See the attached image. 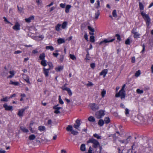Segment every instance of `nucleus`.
<instances>
[{
  "mask_svg": "<svg viewBox=\"0 0 153 153\" xmlns=\"http://www.w3.org/2000/svg\"><path fill=\"white\" fill-rule=\"evenodd\" d=\"M76 125L75 124L73 126L71 125H68L66 128V130L68 131H70L71 134L74 135L76 134Z\"/></svg>",
  "mask_w": 153,
  "mask_h": 153,
  "instance_id": "nucleus-1",
  "label": "nucleus"
},
{
  "mask_svg": "<svg viewBox=\"0 0 153 153\" xmlns=\"http://www.w3.org/2000/svg\"><path fill=\"white\" fill-rule=\"evenodd\" d=\"M141 14L145 20L147 27L149 28V25L151 23V19L149 16L144 13L143 11H141Z\"/></svg>",
  "mask_w": 153,
  "mask_h": 153,
  "instance_id": "nucleus-2",
  "label": "nucleus"
},
{
  "mask_svg": "<svg viewBox=\"0 0 153 153\" xmlns=\"http://www.w3.org/2000/svg\"><path fill=\"white\" fill-rule=\"evenodd\" d=\"M90 143L93 144L94 145L93 146L95 148H96L98 146H100V144L98 142L93 138L90 139L87 141L88 143Z\"/></svg>",
  "mask_w": 153,
  "mask_h": 153,
  "instance_id": "nucleus-3",
  "label": "nucleus"
},
{
  "mask_svg": "<svg viewBox=\"0 0 153 153\" xmlns=\"http://www.w3.org/2000/svg\"><path fill=\"white\" fill-rule=\"evenodd\" d=\"M104 111L100 110L95 113V117L97 119H100L105 115Z\"/></svg>",
  "mask_w": 153,
  "mask_h": 153,
  "instance_id": "nucleus-4",
  "label": "nucleus"
},
{
  "mask_svg": "<svg viewBox=\"0 0 153 153\" xmlns=\"http://www.w3.org/2000/svg\"><path fill=\"white\" fill-rule=\"evenodd\" d=\"M126 95L125 91L120 90L119 92L116 94L115 97H120L121 99H124Z\"/></svg>",
  "mask_w": 153,
  "mask_h": 153,
  "instance_id": "nucleus-5",
  "label": "nucleus"
},
{
  "mask_svg": "<svg viewBox=\"0 0 153 153\" xmlns=\"http://www.w3.org/2000/svg\"><path fill=\"white\" fill-rule=\"evenodd\" d=\"M89 106L93 111H96L99 108L98 106L95 103L90 104Z\"/></svg>",
  "mask_w": 153,
  "mask_h": 153,
  "instance_id": "nucleus-6",
  "label": "nucleus"
},
{
  "mask_svg": "<svg viewBox=\"0 0 153 153\" xmlns=\"http://www.w3.org/2000/svg\"><path fill=\"white\" fill-rule=\"evenodd\" d=\"M114 39L109 40L108 39H105L102 41H101L99 45H101L102 44H105L107 43L112 42L114 40Z\"/></svg>",
  "mask_w": 153,
  "mask_h": 153,
  "instance_id": "nucleus-7",
  "label": "nucleus"
},
{
  "mask_svg": "<svg viewBox=\"0 0 153 153\" xmlns=\"http://www.w3.org/2000/svg\"><path fill=\"white\" fill-rule=\"evenodd\" d=\"M132 33L134 35V38L137 39L139 38L140 34L138 32L136 31L135 30H133L132 31Z\"/></svg>",
  "mask_w": 153,
  "mask_h": 153,
  "instance_id": "nucleus-8",
  "label": "nucleus"
},
{
  "mask_svg": "<svg viewBox=\"0 0 153 153\" xmlns=\"http://www.w3.org/2000/svg\"><path fill=\"white\" fill-rule=\"evenodd\" d=\"M20 25L18 22H16L15 25L13 27V28L16 31L19 30H20Z\"/></svg>",
  "mask_w": 153,
  "mask_h": 153,
  "instance_id": "nucleus-9",
  "label": "nucleus"
},
{
  "mask_svg": "<svg viewBox=\"0 0 153 153\" xmlns=\"http://www.w3.org/2000/svg\"><path fill=\"white\" fill-rule=\"evenodd\" d=\"M28 108V106L27 107H25L24 108H22L21 109H19V112L18 114V115L19 117H22L23 116V114L24 111Z\"/></svg>",
  "mask_w": 153,
  "mask_h": 153,
  "instance_id": "nucleus-10",
  "label": "nucleus"
},
{
  "mask_svg": "<svg viewBox=\"0 0 153 153\" xmlns=\"http://www.w3.org/2000/svg\"><path fill=\"white\" fill-rule=\"evenodd\" d=\"M3 106L5 108V110L7 111L11 110L13 108V106H8L6 103L4 104Z\"/></svg>",
  "mask_w": 153,
  "mask_h": 153,
  "instance_id": "nucleus-11",
  "label": "nucleus"
},
{
  "mask_svg": "<svg viewBox=\"0 0 153 153\" xmlns=\"http://www.w3.org/2000/svg\"><path fill=\"white\" fill-rule=\"evenodd\" d=\"M34 16H32L28 18H26L25 19V22L27 23H30L31 22V20H33L34 19Z\"/></svg>",
  "mask_w": 153,
  "mask_h": 153,
  "instance_id": "nucleus-12",
  "label": "nucleus"
},
{
  "mask_svg": "<svg viewBox=\"0 0 153 153\" xmlns=\"http://www.w3.org/2000/svg\"><path fill=\"white\" fill-rule=\"evenodd\" d=\"M22 75L23 76V78L25 80V81L28 83L30 84V83L29 80V77L26 76L24 74H22Z\"/></svg>",
  "mask_w": 153,
  "mask_h": 153,
  "instance_id": "nucleus-13",
  "label": "nucleus"
},
{
  "mask_svg": "<svg viewBox=\"0 0 153 153\" xmlns=\"http://www.w3.org/2000/svg\"><path fill=\"white\" fill-rule=\"evenodd\" d=\"M43 73L46 76H48L49 71L50 69V68L48 69H46L45 68H43Z\"/></svg>",
  "mask_w": 153,
  "mask_h": 153,
  "instance_id": "nucleus-14",
  "label": "nucleus"
},
{
  "mask_svg": "<svg viewBox=\"0 0 153 153\" xmlns=\"http://www.w3.org/2000/svg\"><path fill=\"white\" fill-rule=\"evenodd\" d=\"M108 72L107 69H104L100 73V75H103L104 77H105Z\"/></svg>",
  "mask_w": 153,
  "mask_h": 153,
  "instance_id": "nucleus-15",
  "label": "nucleus"
},
{
  "mask_svg": "<svg viewBox=\"0 0 153 153\" xmlns=\"http://www.w3.org/2000/svg\"><path fill=\"white\" fill-rule=\"evenodd\" d=\"M138 119V120L137 121V122L139 123H143L145 121L144 119L142 117H140Z\"/></svg>",
  "mask_w": 153,
  "mask_h": 153,
  "instance_id": "nucleus-16",
  "label": "nucleus"
},
{
  "mask_svg": "<svg viewBox=\"0 0 153 153\" xmlns=\"http://www.w3.org/2000/svg\"><path fill=\"white\" fill-rule=\"evenodd\" d=\"M63 68V66H59L55 68V70L56 71H60L62 70Z\"/></svg>",
  "mask_w": 153,
  "mask_h": 153,
  "instance_id": "nucleus-17",
  "label": "nucleus"
},
{
  "mask_svg": "<svg viewBox=\"0 0 153 153\" xmlns=\"http://www.w3.org/2000/svg\"><path fill=\"white\" fill-rule=\"evenodd\" d=\"M139 8L140 10V12H141V11H143V10L144 9V5L141 2H139Z\"/></svg>",
  "mask_w": 153,
  "mask_h": 153,
  "instance_id": "nucleus-18",
  "label": "nucleus"
},
{
  "mask_svg": "<svg viewBox=\"0 0 153 153\" xmlns=\"http://www.w3.org/2000/svg\"><path fill=\"white\" fill-rule=\"evenodd\" d=\"M68 24L67 22H64L62 23L61 26V27L63 29H65L66 27Z\"/></svg>",
  "mask_w": 153,
  "mask_h": 153,
  "instance_id": "nucleus-19",
  "label": "nucleus"
},
{
  "mask_svg": "<svg viewBox=\"0 0 153 153\" xmlns=\"http://www.w3.org/2000/svg\"><path fill=\"white\" fill-rule=\"evenodd\" d=\"M88 120L90 122H94L95 121V118L92 116H90L88 118Z\"/></svg>",
  "mask_w": 153,
  "mask_h": 153,
  "instance_id": "nucleus-20",
  "label": "nucleus"
},
{
  "mask_svg": "<svg viewBox=\"0 0 153 153\" xmlns=\"http://www.w3.org/2000/svg\"><path fill=\"white\" fill-rule=\"evenodd\" d=\"M98 123L99 126H103L104 123V121H103L102 120V119L100 120H99Z\"/></svg>",
  "mask_w": 153,
  "mask_h": 153,
  "instance_id": "nucleus-21",
  "label": "nucleus"
},
{
  "mask_svg": "<svg viewBox=\"0 0 153 153\" xmlns=\"http://www.w3.org/2000/svg\"><path fill=\"white\" fill-rule=\"evenodd\" d=\"M57 42L59 44H60L64 43L65 42V41L63 39L59 38L58 39Z\"/></svg>",
  "mask_w": 153,
  "mask_h": 153,
  "instance_id": "nucleus-22",
  "label": "nucleus"
},
{
  "mask_svg": "<svg viewBox=\"0 0 153 153\" xmlns=\"http://www.w3.org/2000/svg\"><path fill=\"white\" fill-rule=\"evenodd\" d=\"M129 110L127 108H126L125 109V114L126 116L128 117L129 114Z\"/></svg>",
  "mask_w": 153,
  "mask_h": 153,
  "instance_id": "nucleus-23",
  "label": "nucleus"
},
{
  "mask_svg": "<svg viewBox=\"0 0 153 153\" xmlns=\"http://www.w3.org/2000/svg\"><path fill=\"white\" fill-rule=\"evenodd\" d=\"M20 129L24 132L27 133L29 131L27 129L23 127H21Z\"/></svg>",
  "mask_w": 153,
  "mask_h": 153,
  "instance_id": "nucleus-24",
  "label": "nucleus"
},
{
  "mask_svg": "<svg viewBox=\"0 0 153 153\" xmlns=\"http://www.w3.org/2000/svg\"><path fill=\"white\" fill-rule=\"evenodd\" d=\"M106 94V90L105 89H103L101 92V95L102 98H103L105 96Z\"/></svg>",
  "mask_w": 153,
  "mask_h": 153,
  "instance_id": "nucleus-25",
  "label": "nucleus"
},
{
  "mask_svg": "<svg viewBox=\"0 0 153 153\" xmlns=\"http://www.w3.org/2000/svg\"><path fill=\"white\" fill-rule=\"evenodd\" d=\"M45 57V54L44 53H42L39 56V58L40 59L44 60V59Z\"/></svg>",
  "mask_w": 153,
  "mask_h": 153,
  "instance_id": "nucleus-26",
  "label": "nucleus"
},
{
  "mask_svg": "<svg viewBox=\"0 0 153 153\" xmlns=\"http://www.w3.org/2000/svg\"><path fill=\"white\" fill-rule=\"evenodd\" d=\"M80 150L82 151H84L85 150V144H83L81 145Z\"/></svg>",
  "mask_w": 153,
  "mask_h": 153,
  "instance_id": "nucleus-27",
  "label": "nucleus"
},
{
  "mask_svg": "<svg viewBox=\"0 0 153 153\" xmlns=\"http://www.w3.org/2000/svg\"><path fill=\"white\" fill-rule=\"evenodd\" d=\"M61 26V25L58 24L55 27V30L57 31H59L60 30V27Z\"/></svg>",
  "mask_w": 153,
  "mask_h": 153,
  "instance_id": "nucleus-28",
  "label": "nucleus"
},
{
  "mask_svg": "<svg viewBox=\"0 0 153 153\" xmlns=\"http://www.w3.org/2000/svg\"><path fill=\"white\" fill-rule=\"evenodd\" d=\"M100 13L99 10H97V12L95 13V16L94 19H97L98 18V16L100 15Z\"/></svg>",
  "mask_w": 153,
  "mask_h": 153,
  "instance_id": "nucleus-29",
  "label": "nucleus"
},
{
  "mask_svg": "<svg viewBox=\"0 0 153 153\" xmlns=\"http://www.w3.org/2000/svg\"><path fill=\"white\" fill-rule=\"evenodd\" d=\"M71 7V6L69 5H67L66 7L65 8V12L66 13H68L69 12V9Z\"/></svg>",
  "mask_w": 153,
  "mask_h": 153,
  "instance_id": "nucleus-30",
  "label": "nucleus"
},
{
  "mask_svg": "<svg viewBox=\"0 0 153 153\" xmlns=\"http://www.w3.org/2000/svg\"><path fill=\"white\" fill-rule=\"evenodd\" d=\"M36 138V136L34 134H31L29 137V138L30 140H34Z\"/></svg>",
  "mask_w": 153,
  "mask_h": 153,
  "instance_id": "nucleus-31",
  "label": "nucleus"
},
{
  "mask_svg": "<svg viewBox=\"0 0 153 153\" xmlns=\"http://www.w3.org/2000/svg\"><path fill=\"white\" fill-rule=\"evenodd\" d=\"M10 84L14 85H18L19 84V82H13L12 81H10Z\"/></svg>",
  "mask_w": 153,
  "mask_h": 153,
  "instance_id": "nucleus-32",
  "label": "nucleus"
},
{
  "mask_svg": "<svg viewBox=\"0 0 153 153\" xmlns=\"http://www.w3.org/2000/svg\"><path fill=\"white\" fill-rule=\"evenodd\" d=\"M136 92L138 94H142L143 93V91L140 89H137L136 90Z\"/></svg>",
  "mask_w": 153,
  "mask_h": 153,
  "instance_id": "nucleus-33",
  "label": "nucleus"
},
{
  "mask_svg": "<svg viewBox=\"0 0 153 153\" xmlns=\"http://www.w3.org/2000/svg\"><path fill=\"white\" fill-rule=\"evenodd\" d=\"M113 16L115 18H116L117 17V12L116 10H114L112 13Z\"/></svg>",
  "mask_w": 153,
  "mask_h": 153,
  "instance_id": "nucleus-34",
  "label": "nucleus"
},
{
  "mask_svg": "<svg viewBox=\"0 0 153 153\" xmlns=\"http://www.w3.org/2000/svg\"><path fill=\"white\" fill-rule=\"evenodd\" d=\"M18 11L20 13H24L23 8L21 7H19L18 6H17Z\"/></svg>",
  "mask_w": 153,
  "mask_h": 153,
  "instance_id": "nucleus-35",
  "label": "nucleus"
},
{
  "mask_svg": "<svg viewBox=\"0 0 153 153\" xmlns=\"http://www.w3.org/2000/svg\"><path fill=\"white\" fill-rule=\"evenodd\" d=\"M9 99V98H8L7 97H6L3 99H1V101L7 102L8 101Z\"/></svg>",
  "mask_w": 153,
  "mask_h": 153,
  "instance_id": "nucleus-36",
  "label": "nucleus"
},
{
  "mask_svg": "<svg viewBox=\"0 0 153 153\" xmlns=\"http://www.w3.org/2000/svg\"><path fill=\"white\" fill-rule=\"evenodd\" d=\"M45 48L46 49H50L51 51H53L54 50L53 47L52 46H47Z\"/></svg>",
  "mask_w": 153,
  "mask_h": 153,
  "instance_id": "nucleus-37",
  "label": "nucleus"
},
{
  "mask_svg": "<svg viewBox=\"0 0 153 153\" xmlns=\"http://www.w3.org/2000/svg\"><path fill=\"white\" fill-rule=\"evenodd\" d=\"M39 130L40 131H42L45 130V127L43 126H40L38 128Z\"/></svg>",
  "mask_w": 153,
  "mask_h": 153,
  "instance_id": "nucleus-38",
  "label": "nucleus"
},
{
  "mask_svg": "<svg viewBox=\"0 0 153 153\" xmlns=\"http://www.w3.org/2000/svg\"><path fill=\"white\" fill-rule=\"evenodd\" d=\"M41 64L44 66H45L47 65L46 61L45 60H42L41 62Z\"/></svg>",
  "mask_w": 153,
  "mask_h": 153,
  "instance_id": "nucleus-39",
  "label": "nucleus"
},
{
  "mask_svg": "<svg viewBox=\"0 0 153 153\" xmlns=\"http://www.w3.org/2000/svg\"><path fill=\"white\" fill-rule=\"evenodd\" d=\"M90 40L92 42H95L94 37V36H90Z\"/></svg>",
  "mask_w": 153,
  "mask_h": 153,
  "instance_id": "nucleus-40",
  "label": "nucleus"
},
{
  "mask_svg": "<svg viewBox=\"0 0 153 153\" xmlns=\"http://www.w3.org/2000/svg\"><path fill=\"white\" fill-rule=\"evenodd\" d=\"M119 141L122 143H125L126 144H127L128 143V139H126V140H119Z\"/></svg>",
  "mask_w": 153,
  "mask_h": 153,
  "instance_id": "nucleus-41",
  "label": "nucleus"
},
{
  "mask_svg": "<svg viewBox=\"0 0 153 153\" xmlns=\"http://www.w3.org/2000/svg\"><path fill=\"white\" fill-rule=\"evenodd\" d=\"M104 121L106 123L108 124L110 122V120L108 117H106L104 119Z\"/></svg>",
  "mask_w": 153,
  "mask_h": 153,
  "instance_id": "nucleus-42",
  "label": "nucleus"
},
{
  "mask_svg": "<svg viewBox=\"0 0 153 153\" xmlns=\"http://www.w3.org/2000/svg\"><path fill=\"white\" fill-rule=\"evenodd\" d=\"M94 84L91 82H88L86 85L88 87H92L93 86Z\"/></svg>",
  "mask_w": 153,
  "mask_h": 153,
  "instance_id": "nucleus-43",
  "label": "nucleus"
},
{
  "mask_svg": "<svg viewBox=\"0 0 153 153\" xmlns=\"http://www.w3.org/2000/svg\"><path fill=\"white\" fill-rule=\"evenodd\" d=\"M66 91H67L69 96H71L72 95V92L69 88H68V89H66Z\"/></svg>",
  "mask_w": 153,
  "mask_h": 153,
  "instance_id": "nucleus-44",
  "label": "nucleus"
},
{
  "mask_svg": "<svg viewBox=\"0 0 153 153\" xmlns=\"http://www.w3.org/2000/svg\"><path fill=\"white\" fill-rule=\"evenodd\" d=\"M80 122L81 120H77V130H79V129H78V128L79 127V126L80 125Z\"/></svg>",
  "mask_w": 153,
  "mask_h": 153,
  "instance_id": "nucleus-45",
  "label": "nucleus"
},
{
  "mask_svg": "<svg viewBox=\"0 0 153 153\" xmlns=\"http://www.w3.org/2000/svg\"><path fill=\"white\" fill-rule=\"evenodd\" d=\"M52 123V120L51 119H49L48 121L47 125L48 126L49 125L51 126Z\"/></svg>",
  "mask_w": 153,
  "mask_h": 153,
  "instance_id": "nucleus-46",
  "label": "nucleus"
},
{
  "mask_svg": "<svg viewBox=\"0 0 153 153\" xmlns=\"http://www.w3.org/2000/svg\"><path fill=\"white\" fill-rule=\"evenodd\" d=\"M85 59L86 60H90L89 54L88 51L87 52V54H86V57Z\"/></svg>",
  "mask_w": 153,
  "mask_h": 153,
  "instance_id": "nucleus-47",
  "label": "nucleus"
},
{
  "mask_svg": "<svg viewBox=\"0 0 153 153\" xmlns=\"http://www.w3.org/2000/svg\"><path fill=\"white\" fill-rule=\"evenodd\" d=\"M100 7V3L99 0H97V4L95 5V7L98 9Z\"/></svg>",
  "mask_w": 153,
  "mask_h": 153,
  "instance_id": "nucleus-48",
  "label": "nucleus"
},
{
  "mask_svg": "<svg viewBox=\"0 0 153 153\" xmlns=\"http://www.w3.org/2000/svg\"><path fill=\"white\" fill-rule=\"evenodd\" d=\"M70 58L72 59V60H75V59H76V57L74 55H72V54H70Z\"/></svg>",
  "mask_w": 153,
  "mask_h": 153,
  "instance_id": "nucleus-49",
  "label": "nucleus"
},
{
  "mask_svg": "<svg viewBox=\"0 0 153 153\" xmlns=\"http://www.w3.org/2000/svg\"><path fill=\"white\" fill-rule=\"evenodd\" d=\"M59 102L60 104H63L64 102L61 99L60 96H59Z\"/></svg>",
  "mask_w": 153,
  "mask_h": 153,
  "instance_id": "nucleus-50",
  "label": "nucleus"
},
{
  "mask_svg": "<svg viewBox=\"0 0 153 153\" xmlns=\"http://www.w3.org/2000/svg\"><path fill=\"white\" fill-rule=\"evenodd\" d=\"M93 135L94 137L97 138L98 139H100L101 138V136H99L97 134H94Z\"/></svg>",
  "mask_w": 153,
  "mask_h": 153,
  "instance_id": "nucleus-51",
  "label": "nucleus"
},
{
  "mask_svg": "<svg viewBox=\"0 0 153 153\" xmlns=\"http://www.w3.org/2000/svg\"><path fill=\"white\" fill-rule=\"evenodd\" d=\"M88 29L92 32H94V29L90 26H88Z\"/></svg>",
  "mask_w": 153,
  "mask_h": 153,
  "instance_id": "nucleus-52",
  "label": "nucleus"
},
{
  "mask_svg": "<svg viewBox=\"0 0 153 153\" xmlns=\"http://www.w3.org/2000/svg\"><path fill=\"white\" fill-rule=\"evenodd\" d=\"M59 105H56L54 106L53 107V109H57L58 110H59L62 108L61 107H58Z\"/></svg>",
  "mask_w": 153,
  "mask_h": 153,
  "instance_id": "nucleus-53",
  "label": "nucleus"
},
{
  "mask_svg": "<svg viewBox=\"0 0 153 153\" xmlns=\"http://www.w3.org/2000/svg\"><path fill=\"white\" fill-rule=\"evenodd\" d=\"M125 43L126 45H129L130 44V39L129 38L127 39L126 40Z\"/></svg>",
  "mask_w": 153,
  "mask_h": 153,
  "instance_id": "nucleus-54",
  "label": "nucleus"
},
{
  "mask_svg": "<svg viewBox=\"0 0 153 153\" xmlns=\"http://www.w3.org/2000/svg\"><path fill=\"white\" fill-rule=\"evenodd\" d=\"M140 74V71L139 70L137 71L135 74V76H138Z\"/></svg>",
  "mask_w": 153,
  "mask_h": 153,
  "instance_id": "nucleus-55",
  "label": "nucleus"
},
{
  "mask_svg": "<svg viewBox=\"0 0 153 153\" xmlns=\"http://www.w3.org/2000/svg\"><path fill=\"white\" fill-rule=\"evenodd\" d=\"M55 110L54 111V113L56 114H59L60 113V111L57 109H54Z\"/></svg>",
  "mask_w": 153,
  "mask_h": 153,
  "instance_id": "nucleus-56",
  "label": "nucleus"
},
{
  "mask_svg": "<svg viewBox=\"0 0 153 153\" xmlns=\"http://www.w3.org/2000/svg\"><path fill=\"white\" fill-rule=\"evenodd\" d=\"M117 137L116 136V134H114L113 135V138L114 139V141L115 142L116 141L117 139Z\"/></svg>",
  "mask_w": 153,
  "mask_h": 153,
  "instance_id": "nucleus-57",
  "label": "nucleus"
},
{
  "mask_svg": "<svg viewBox=\"0 0 153 153\" xmlns=\"http://www.w3.org/2000/svg\"><path fill=\"white\" fill-rule=\"evenodd\" d=\"M61 88L63 90L66 91V89H68V88H67L66 86L64 85L61 87Z\"/></svg>",
  "mask_w": 153,
  "mask_h": 153,
  "instance_id": "nucleus-58",
  "label": "nucleus"
},
{
  "mask_svg": "<svg viewBox=\"0 0 153 153\" xmlns=\"http://www.w3.org/2000/svg\"><path fill=\"white\" fill-rule=\"evenodd\" d=\"M3 18L4 19V22H7V23L8 24L10 23V22L7 20V19L5 17H4Z\"/></svg>",
  "mask_w": 153,
  "mask_h": 153,
  "instance_id": "nucleus-59",
  "label": "nucleus"
},
{
  "mask_svg": "<svg viewBox=\"0 0 153 153\" xmlns=\"http://www.w3.org/2000/svg\"><path fill=\"white\" fill-rule=\"evenodd\" d=\"M66 5L65 4H60V6L62 8H64Z\"/></svg>",
  "mask_w": 153,
  "mask_h": 153,
  "instance_id": "nucleus-60",
  "label": "nucleus"
},
{
  "mask_svg": "<svg viewBox=\"0 0 153 153\" xmlns=\"http://www.w3.org/2000/svg\"><path fill=\"white\" fill-rule=\"evenodd\" d=\"M135 57H133L131 58V62L132 63H134L135 62Z\"/></svg>",
  "mask_w": 153,
  "mask_h": 153,
  "instance_id": "nucleus-61",
  "label": "nucleus"
},
{
  "mask_svg": "<svg viewBox=\"0 0 153 153\" xmlns=\"http://www.w3.org/2000/svg\"><path fill=\"white\" fill-rule=\"evenodd\" d=\"M36 2L38 5L42 3V1L40 0H36Z\"/></svg>",
  "mask_w": 153,
  "mask_h": 153,
  "instance_id": "nucleus-62",
  "label": "nucleus"
},
{
  "mask_svg": "<svg viewBox=\"0 0 153 153\" xmlns=\"http://www.w3.org/2000/svg\"><path fill=\"white\" fill-rule=\"evenodd\" d=\"M116 36L117 37V40H120L121 38L120 36L119 35L117 34L116 35Z\"/></svg>",
  "mask_w": 153,
  "mask_h": 153,
  "instance_id": "nucleus-63",
  "label": "nucleus"
},
{
  "mask_svg": "<svg viewBox=\"0 0 153 153\" xmlns=\"http://www.w3.org/2000/svg\"><path fill=\"white\" fill-rule=\"evenodd\" d=\"M92 148L90 146L89 148V149L88 150V153H92Z\"/></svg>",
  "mask_w": 153,
  "mask_h": 153,
  "instance_id": "nucleus-64",
  "label": "nucleus"
}]
</instances>
